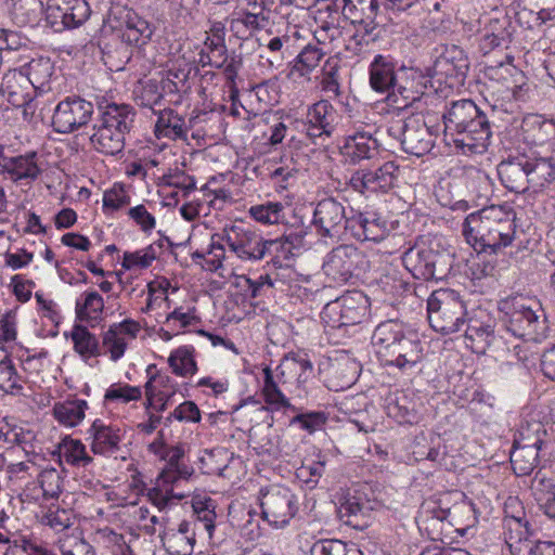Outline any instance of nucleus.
Listing matches in <instances>:
<instances>
[{
  "mask_svg": "<svg viewBox=\"0 0 555 555\" xmlns=\"http://www.w3.org/2000/svg\"><path fill=\"white\" fill-rule=\"evenodd\" d=\"M462 514H474L473 504L461 502L452 507L444 508L438 501L427 500L422 504L420 520L425 530L439 537L442 533L444 522L454 526L456 517ZM433 539H436V537H433Z\"/></svg>",
  "mask_w": 555,
  "mask_h": 555,
  "instance_id": "nucleus-19",
  "label": "nucleus"
},
{
  "mask_svg": "<svg viewBox=\"0 0 555 555\" xmlns=\"http://www.w3.org/2000/svg\"><path fill=\"white\" fill-rule=\"evenodd\" d=\"M98 109L90 143L96 152L115 156L125 149V135L133 126L135 112L131 105L124 103H107Z\"/></svg>",
  "mask_w": 555,
  "mask_h": 555,
  "instance_id": "nucleus-6",
  "label": "nucleus"
},
{
  "mask_svg": "<svg viewBox=\"0 0 555 555\" xmlns=\"http://www.w3.org/2000/svg\"><path fill=\"white\" fill-rule=\"evenodd\" d=\"M485 29L486 34L480 41V49L485 54L495 48L507 47L514 30L511 17L500 12L489 20Z\"/></svg>",
  "mask_w": 555,
  "mask_h": 555,
  "instance_id": "nucleus-28",
  "label": "nucleus"
},
{
  "mask_svg": "<svg viewBox=\"0 0 555 555\" xmlns=\"http://www.w3.org/2000/svg\"><path fill=\"white\" fill-rule=\"evenodd\" d=\"M103 346L107 349L113 361H118L124 356L127 344L117 331V326H109L103 334Z\"/></svg>",
  "mask_w": 555,
  "mask_h": 555,
  "instance_id": "nucleus-58",
  "label": "nucleus"
},
{
  "mask_svg": "<svg viewBox=\"0 0 555 555\" xmlns=\"http://www.w3.org/2000/svg\"><path fill=\"white\" fill-rule=\"evenodd\" d=\"M91 10L86 0H50L47 21L54 31L72 29L82 25Z\"/></svg>",
  "mask_w": 555,
  "mask_h": 555,
  "instance_id": "nucleus-18",
  "label": "nucleus"
},
{
  "mask_svg": "<svg viewBox=\"0 0 555 555\" xmlns=\"http://www.w3.org/2000/svg\"><path fill=\"white\" fill-rule=\"evenodd\" d=\"M263 388L262 395L264 402L275 410L295 408L291 404L289 399L284 395L274 379L272 370L267 366L263 369Z\"/></svg>",
  "mask_w": 555,
  "mask_h": 555,
  "instance_id": "nucleus-44",
  "label": "nucleus"
},
{
  "mask_svg": "<svg viewBox=\"0 0 555 555\" xmlns=\"http://www.w3.org/2000/svg\"><path fill=\"white\" fill-rule=\"evenodd\" d=\"M372 511L373 504L365 494L360 490H353L340 502L338 515L344 524L362 530L367 527Z\"/></svg>",
  "mask_w": 555,
  "mask_h": 555,
  "instance_id": "nucleus-22",
  "label": "nucleus"
},
{
  "mask_svg": "<svg viewBox=\"0 0 555 555\" xmlns=\"http://www.w3.org/2000/svg\"><path fill=\"white\" fill-rule=\"evenodd\" d=\"M428 78L414 67L399 65L390 55L376 54L369 65V85L387 94L398 107H408L424 94Z\"/></svg>",
  "mask_w": 555,
  "mask_h": 555,
  "instance_id": "nucleus-2",
  "label": "nucleus"
},
{
  "mask_svg": "<svg viewBox=\"0 0 555 555\" xmlns=\"http://www.w3.org/2000/svg\"><path fill=\"white\" fill-rule=\"evenodd\" d=\"M369 267L365 255L353 245H339L324 258L322 270L328 281L345 284Z\"/></svg>",
  "mask_w": 555,
  "mask_h": 555,
  "instance_id": "nucleus-10",
  "label": "nucleus"
},
{
  "mask_svg": "<svg viewBox=\"0 0 555 555\" xmlns=\"http://www.w3.org/2000/svg\"><path fill=\"white\" fill-rule=\"evenodd\" d=\"M163 99L168 104L180 105L183 102L185 95L191 92L192 86H184L183 83L178 85L172 80L162 78L158 82Z\"/></svg>",
  "mask_w": 555,
  "mask_h": 555,
  "instance_id": "nucleus-56",
  "label": "nucleus"
},
{
  "mask_svg": "<svg viewBox=\"0 0 555 555\" xmlns=\"http://www.w3.org/2000/svg\"><path fill=\"white\" fill-rule=\"evenodd\" d=\"M337 124V112L327 100L312 104L307 112L305 131L315 142L326 140L334 132Z\"/></svg>",
  "mask_w": 555,
  "mask_h": 555,
  "instance_id": "nucleus-20",
  "label": "nucleus"
},
{
  "mask_svg": "<svg viewBox=\"0 0 555 555\" xmlns=\"http://www.w3.org/2000/svg\"><path fill=\"white\" fill-rule=\"evenodd\" d=\"M398 176L399 166L395 162H384L353 171L349 179V185L354 192L362 195L386 193L395 186Z\"/></svg>",
  "mask_w": 555,
  "mask_h": 555,
  "instance_id": "nucleus-11",
  "label": "nucleus"
},
{
  "mask_svg": "<svg viewBox=\"0 0 555 555\" xmlns=\"http://www.w3.org/2000/svg\"><path fill=\"white\" fill-rule=\"evenodd\" d=\"M194 349L189 346H182L171 352L168 363L172 372L181 377L192 376L197 371V365L193 356Z\"/></svg>",
  "mask_w": 555,
  "mask_h": 555,
  "instance_id": "nucleus-45",
  "label": "nucleus"
},
{
  "mask_svg": "<svg viewBox=\"0 0 555 555\" xmlns=\"http://www.w3.org/2000/svg\"><path fill=\"white\" fill-rule=\"evenodd\" d=\"M155 134L158 138L164 137L172 140L185 139L188 134L185 119L173 109L159 111L155 124Z\"/></svg>",
  "mask_w": 555,
  "mask_h": 555,
  "instance_id": "nucleus-33",
  "label": "nucleus"
},
{
  "mask_svg": "<svg viewBox=\"0 0 555 555\" xmlns=\"http://www.w3.org/2000/svg\"><path fill=\"white\" fill-rule=\"evenodd\" d=\"M278 382L283 386L296 384L300 389L313 374V365L307 354L288 353L278 366Z\"/></svg>",
  "mask_w": 555,
  "mask_h": 555,
  "instance_id": "nucleus-24",
  "label": "nucleus"
},
{
  "mask_svg": "<svg viewBox=\"0 0 555 555\" xmlns=\"http://www.w3.org/2000/svg\"><path fill=\"white\" fill-rule=\"evenodd\" d=\"M349 220L344 203L334 197L319 201L313 210V224L322 236H338L349 229Z\"/></svg>",
  "mask_w": 555,
  "mask_h": 555,
  "instance_id": "nucleus-17",
  "label": "nucleus"
},
{
  "mask_svg": "<svg viewBox=\"0 0 555 555\" xmlns=\"http://www.w3.org/2000/svg\"><path fill=\"white\" fill-rule=\"evenodd\" d=\"M372 344L384 366H393L402 373L415 370L425 359V343L403 323L387 320L379 323L372 335Z\"/></svg>",
  "mask_w": 555,
  "mask_h": 555,
  "instance_id": "nucleus-4",
  "label": "nucleus"
},
{
  "mask_svg": "<svg viewBox=\"0 0 555 555\" xmlns=\"http://www.w3.org/2000/svg\"><path fill=\"white\" fill-rule=\"evenodd\" d=\"M339 20L340 17L337 12L328 14L325 20H318V26L313 31V36L320 46H331L341 37L343 30Z\"/></svg>",
  "mask_w": 555,
  "mask_h": 555,
  "instance_id": "nucleus-47",
  "label": "nucleus"
},
{
  "mask_svg": "<svg viewBox=\"0 0 555 555\" xmlns=\"http://www.w3.org/2000/svg\"><path fill=\"white\" fill-rule=\"evenodd\" d=\"M326 415L323 412L301 413L294 416L291 424H299L300 427L309 433L321 429L326 423Z\"/></svg>",
  "mask_w": 555,
  "mask_h": 555,
  "instance_id": "nucleus-62",
  "label": "nucleus"
},
{
  "mask_svg": "<svg viewBox=\"0 0 555 555\" xmlns=\"http://www.w3.org/2000/svg\"><path fill=\"white\" fill-rule=\"evenodd\" d=\"M284 206L279 202H268L267 204L251 206L250 216L264 224L279 223L283 215Z\"/></svg>",
  "mask_w": 555,
  "mask_h": 555,
  "instance_id": "nucleus-54",
  "label": "nucleus"
},
{
  "mask_svg": "<svg viewBox=\"0 0 555 555\" xmlns=\"http://www.w3.org/2000/svg\"><path fill=\"white\" fill-rule=\"evenodd\" d=\"M141 397L142 391L140 387L131 386L128 384H114L106 390L104 399L105 401L120 400L124 403H128L130 401H138L141 399Z\"/></svg>",
  "mask_w": 555,
  "mask_h": 555,
  "instance_id": "nucleus-57",
  "label": "nucleus"
},
{
  "mask_svg": "<svg viewBox=\"0 0 555 555\" xmlns=\"http://www.w3.org/2000/svg\"><path fill=\"white\" fill-rule=\"evenodd\" d=\"M402 260L415 279L438 281L451 273L454 254L444 245L441 237L433 236L416 241L403 254Z\"/></svg>",
  "mask_w": 555,
  "mask_h": 555,
  "instance_id": "nucleus-7",
  "label": "nucleus"
},
{
  "mask_svg": "<svg viewBox=\"0 0 555 555\" xmlns=\"http://www.w3.org/2000/svg\"><path fill=\"white\" fill-rule=\"evenodd\" d=\"M88 403L81 399L59 402L53 408L54 417L63 425L74 427L85 417Z\"/></svg>",
  "mask_w": 555,
  "mask_h": 555,
  "instance_id": "nucleus-40",
  "label": "nucleus"
},
{
  "mask_svg": "<svg viewBox=\"0 0 555 555\" xmlns=\"http://www.w3.org/2000/svg\"><path fill=\"white\" fill-rule=\"evenodd\" d=\"M88 431L92 437L91 450L94 454H108L118 450L121 438L117 427L98 418Z\"/></svg>",
  "mask_w": 555,
  "mask_h": 555,
  "instance_id": "nucleus-32",
  "label": "nucleus"
},
{
  "mask_svg": "<svg viewBox=\"0 0 555 555\" xmlns=\"http://www.w3.org/2000/svg\"><path fill=\"white\" fill-rule=\"evenodd\" d=\"M60 457L64 459L66 463L77 466L86 467L93 459L87 454L86 447L80 440L65 438L59 447Z\"/></svg>",
  "mask_w": 555,
  "mask_h": 555,
  "instance_id": "nucleus-46",
  "label": "nucleus"
},
{
  "mask_svg": "<svg viewBox=\"0 0 555 555\" xmlns=\"http://www.w3.org/2000/svg\"><path fill=\"white\" fill-rule=\"evenodd\" d=\"M526 132L535 145L555 144V122L552 120L535 118Z\"/></svg>",
  "mask_w": 555,
  "mask_h": 555,
  "instance_id": "nucleus-50",
  "label": "nucleus"
},
{
  "mask_svg": "<svg viewBox=\"0 0 555 555\" xmlns=\"http://www.w3.org/2000/svg\"><path fill=\"white\" fill-rule=\"evenodd\" d=\"M104 309L103 297L96 291H89L81 294L76 300V319L91 325L102 320Z\"/></svg>",
  "mask_w": 555,
  "mask_h": 555,
  "instance_id": "nucleus-34",
  "label": "nucleus"
},
{
  "mask_svg": "<svg viewBox=\"0 0 555 555\" xmlns=\"http://www.w3.org/2000/svg\"><path fill=\"white\" fill-rule=\"evenodd\" d=\"M378 141L367 132H357L346 139L341 154L350 164L372 160L378 155Z\"/></svg>",
  "mask_w": 555,
  "mask_h": 555,
  "instance_id": "nucleus-30",
  "label": "nucleus"
},
{
  "mask_svg": "<svg viewBox=\"0 0 555 555\" xmlns=\"http://www.w3.org/2000/svg\"><path fill=\"white\" fill-rule=\"evenodd\" d=\"M128 216L143 233H151L156 227L155 217L142 204L131 207Z\"/></svg>",
  "mask_w": 555,
  "mask_h": 555,
  "instance_id": "nucleus-61",
  "label": "nucleus"
},
{
  "mask_svg": "<svg viewBox=\"0 0 555 555\" xmlns=\"http://www.w3.org/2000/svg\"><path fill=\"white\" fill-rule=\"evenodd\" d=\"M389 133L400 138L402 150L417 157L427 154L434 146V134L424 118L411 116L389 128Z\"/></svg>",
  "mask_w": 555,
  "mask_h": 555,
  "instance_id": "nucleus-13",
  "label": "nucleus"
},
{
  "mask_svg": "<svg viewBox=\"0 0 555 555\" xmlns=\"http://www.w3.org/2000/svg\"><path fill=\"white\" fill-rule=\"evenodd\" d=\"M70 338L74 344V350L83 359L88 360L101 354L100 344L94 334H92L85 325L75 324Z\"/></svg>",
  "mask_w": 555,
  "mask_h": 555,
  "instance_id": "nucleus-38",
  "label": "nucleus"
},
{
  "mask_svg": "<svg viewBox=\"0 0 555 555\" xmlns=\"http://www.w3.org/2000/svg\"><path fill=\"white\" fill-rule=\"evenodd\" d=\"M464 325L466 346L475 352H485L494 338V321L490 314L482 309L473 310L468 312Z\"/></svg>",
  "mask_w": 555,
  "mask_h": 555,
  "instance_id": "nucleus-21",
  "label": "nucleus"
},
{
  "mask_svg": "<svg viewBox=\"0 0 555 555\" xmlns=\"http://www.w3.org/2000/svg\"><path fill=\"white\" fill-rule=\"evenodd\" d=\"M163 180L165 184L182 190L184 196L196 189L195 179L180 170L164 175Z\"/></svg>",
  "mask_w": 555,
  "mask_h": 555,
  "instance_id": "nucleus-64",
  "label": "nucleus"
},
{
  "mask_svg": "<svg viewBox=\"0 0 555 555\" xmlns=\"http://www.w3.org/2000/svg\"><path fill=\"white\" fill-rule=\"evenodd\" d=\"M52 73L53 64L50 59H34L26 67L25 83L30 85L36 90H43L50 81Z\"/></svg>",
  "mask_w": 555,
  "mask_h": 555,
  "instance_id": "nucleus-43",
  "label": "nucleus"
},
{
  "mask_svg": "<svg viewBox=\"0 0 555 555\" xmlns=\"http://www.w3.org/2000/svg\"><path fill=\"white\" fill-rule=\"evenodd\" d=\"M521 515H507L503 519L505 540L513 555H555V543L551 541H532L527 538L528 522Z\"/></svg>",
  "mask_w": 555,
  "mask_h": 555,
  "instance_id": "nucleus-12",
  "label": "nucleus"
},
{
  "mask_svg": "<svg viewBox=\"0 0 555 555\" xmlns=\"http://www.w3.org/2000/svg\"><path fill=\"white\" fill-rule=\"evenodd\" d=\"M196 521L182 520L178 529L164 530L159 538L169 555H192L195 545Z\"/></svg>",
  "mask_w": 555,
  "mask_h": 555,
  "instance_id": "nucleus-26",
  "label": "nucleus"
},
{
  "mask_svg": "<svg viewBox=\"0 0 555 555\" xmlns=\"http://www.w3.org/2000/svg\"><path fill=\"white\" fill-rule=\"evenodd\" d=\"M516 212L513 208L491 205L469 214L462 224L465 241L475 249L499 254L518 241Z\"/></svg>",
  "mask_w": 555,
  "mask_h": 555,
  "instance_id": "nucleus-1",
  "label": "nucleus"
},
{
  "mask_svg": "<svg viewBox=\"0 0 555 555\" xmlns=\"http://www.w3.org/2000/svg\"><path fill=\"white\" fill-rule=\"evenodd\" d=\"M531 489L540 509L555 520V481L537 475Z\"/></svg>",
  "mask_w": 555,
  "mask_h": 555,
  "instance_id": "nucleus-37",
  "label": "nucleus"
},
{
  "mask_svg": "<svg viewBox=\"0 0 555 555\" xmlns=\"http://www.w3.org/2000/svg\"><path fill=\"white\" fill-rule=\"evenodd\" d=\"M222 240L242 260L258 261L264 257L266 240L243 222L224 228Z\"/></svg>",
  "mask_w": 555,
  "mask_h": 555,
  "instance_id": "nucleus-15",
  "label": "nucleus"
},
{
  "mask_svg": "<svg viewBox=\"0 0 555 555\" xmlns=\"http://www.w3.org/2000/svg\"><path fill=\"white\" fill-rule=\"evenodd\" d=\"M528 185L533 193L555 191V159L527 154Z\"/></svg>",
  "mask_w": 555,
  "mask_h": 555,
  "instance_id": "nucleus-23",
  "label": "nucleus"
},
{
  "mask_svg": "<svg viewBox=\"0 0 555 555\" xmlns=\"http://www.w3.org/2000/svg\"><path fill=\"white\" fill-rule=\"evenodd\" d=\"M311 555H363V553L356 544H347L337 539H325L312 545Z\"/></svg>",
  "mask_w": 555,
  "mask_h": 555,
  "instance_id": "nucleus-49",
  "label": "nucleus"
},
{
  "mask_svg": "<svg viewBox=\"0 0 555 555\" xmlns=\"http://www.w3.org/2000/svg\"><path fill=\"white\" fill-rule=\"evenodd\" d=\"M444 135L464 154H482L492 137L491 120L474 101H453L442 115Z\"/></svg>",
  "mask_w": 555,
  "mask_h": 555,
  "instance_id": "nucleus-3",
  "label": "nucleus"
},
{
  "mask_svg": "<svg viewBox=\"0 0 555 555\" xmlns=\"http://www.w3.org/2000/svg\"><path fill=\"white\" fill-rule=\"evenodd\" d=\"M25 81L26 78L22 72L14 70L3 77L0 92L12 106L20 107L26 103L27 99L31 98L28 92H24L23 90V83H25Z\"/></svg>",
  "mask_w": 555,
  "mask_h": 555,
  "instance_id": "nucleus-39",
  "label": "nucleus"
},
{
  "mask_svg": "<svg viewBox=\"0 0 555 555\" xmlns=\"http://www.w3.org/2000/svg\"><path fill=\"white\" fill-rule=\"evenodd\" d=\"M477 255L473 258L469 264V271L474 280H481L487 276L493 275L496 268L498 254H490V251L476 250Z\"/></svg>",
  "mask_w": 555,
  "mask_h": 555,
  "instance_id": "nucleus-52",
  "label": "nucleus"
},
{
  "mask_svg": "<svg viewBox=\"0 0 555 555\" xmlns=\"http://www.w3.org/2000/svg\"><path fill=\"white\" fill-rule=\"evenodd\" d=\"M503 322L514 336L542 341L550 334V324L542 304L534 297L512 296L499 302Z\"/></svg>",
  "mask_w": 555,
  "mask_h": 555,
  "instance_id": "nucleus-5",
  "label": "nucleus"
},
{
  "mask_svg": "<svg viewBox=\"0 0 555 555\" xmlns=\"http://www.w3.org/2000/svg\"><path fill=\"white\" fill-rule=\"evenodd\" d=\"M339 69V61L337 59L330 57L323 67L321 80L322 91L335 99L340 95Z\"/></svg>",
  "mask_w": 555,
  "mask_h": 555,
  "instance_id": "nucleus-51",
  "label": "nucleus"
},
{
  "mask_svg": "<svg viewBox=\"0 0 555 555\" xmlns=\"http://www.w3.org/2000/svg\"><path fill=\"white\" fill-rule=\"evenodd\" d=\"M546 429L540 421H526L520 425L514 443L515 446L542 449L546 443Z\"/></svg>",
  "mask_w": 555,
  "mask_h": 555,
  "instance_id": "nucleus-42",
  "label": "nucleus"
},
{
  "mask_svg": "<svg viewBox=\"0 0 555 555\" xmlns=\"http://www.w3.org/2000/svg\"><path fill=\"white\" fill-rule=\"evenodd\" d=\"M378 0H344L343 14L350 21L377 17Z\"/></svg>",
  "mask_w": 555,
  "mask_h": 555,
  "instance_id": "nucleus-48",
  "label": "nucleus"
},
{
  "mask_svg": "<svg viewBox=\"0 0 555 555\" xmlns=\"http://www.w3.org/2000/svg\"><path fill=\"white\" fill-rule=\"evenodd\" d=\"M370 299L361 291H350L327 302L321 320L330 333L332 330H344L362 323L370 313Z\"/></svg>",
  "mask_w": 555,
  "mask_h": 555,
  "instance_id": "nucleus-9",
  "label": "nucleus"
},
{
  "mask_svg": "<svg viewBox=\"0 0 555 555\" xmlns=\"http://www.w3.org/2000/svg\"><path fill=\"white\" fill-rule=\"evenodd\" d=\"M36 157V153H29L4 159L3 171L8 172L15 181L24 179L33 181L41 171L37 165Z\"/></svg>",
  "mask_w": 555,
  "mask_h": 555,
  "instance_id": "nucleus-35",
  "label": "nucleus"
},
{
  "mask_svg": "<svg viewBox=\"0 0 555 555\" xmlns=\"http://www.w3.org/2000/svg\"><path fill=\"white\" fill-rule=\"evenodd\" d=\"M469 69V63L464 51L453 46L441 54L433 66V76H443L463 81Z\"/></svg>",
  "mask_w": 555,
  "mask_h": 555,
  "instance_id": "nucleus-31",
  "label": "nucleus"
},
{
  "mask_svg": "<svg viewBox=\"0 0 555 555\" xmlns=\"http://www.w3.org/2000/svg\"><path fill=\"white\" fill-rule=\"evenodd\" d=\"M39 485L46 499H54L62 492L63 479L55 468L43 469L38 477Z\"/></svg>",
  "mask_w": 555,
  "mask_h": 555,
  "instance_id": "nucleus-55",
  "label": "nucleus"
},
{
  "mask_svg": "<svg viewBox=\"0 0 555 555\" xmlns=\"http://www.w3.org/2000/svg\"><path fill=\"white\" fill-rule=\"evenodd\" d=\"M93 113L92 102L77 95L66 96L54 108L52 127L59 133H72L86 126Z\"/></svg>",
  "mask_w": 555,
  "mask_h": 555,
  "instance_id": "nucleus-14",
  "label": "nucleus"
},
{
  "mask_svg": "<svg viewBox=\"0 0 555 555\" xmlns=\"http://www.w3.org/2000/svg\"><path fill=\"white\" fill-rule=\"evenodd\" d=\"M498 175L505 189L515 193L529 190L527 154L509 156L498 165Z\"/></svg>",
  "mask_w": 555,
  "mask_h": 555,
  "instance_id": "nucleus-25",
  "label": "nucleus"
},
{
  "mask_svg": "<svg viewBox=\"0 0 555 555\" xmlns=\"http://www.w3.org/2000/svg\"><path fill=\"white\" fill-rule=\"evenodd\" d=\"M22 389L23 387L18 384V375L12 360L9 356H4L0 360V390H3L5 393L15 395Z\"/></svg>",
  "mask_w": 555,
  "mask_h": 555,
  "instance_id": "nucleus-53",
  "label": "nucleus"
},
{
  "mask_svg": "<svg viewBox=\"0 0 555 555\" xmlns=\"http://www.w3.org/2000/svg\"><path fill=\"white\" fill-rule=\"evenodd\" d=\"M260 506L263 518L275 527L287 525L298 511L296 495L289 489L276 486L262 493Z\"/></svg>",
  "mask_w": 555,
  "mask_h": 555,
  "instance_id": "nucleus-16",
  "label": "nucleus"
},
{
  "mask_svg": "<svg viewBox=\"0 0 555 555\" xmlns=\"http://www.w3.org/2000/svg\"><path fill=\"white\" fill-rule=\"evenodd\" d=\"M542 449L514 444L511 452V463L514 473L517 476L529 475L539 463V452Z\"/></svg>",
  "mask_w": 555,
  "mask_h": 555,
  "instance_id": "nucleus-41",
  "label": "nucleus"
},
{
  "mask_svg": "<svg viewBox=\"0 0 555 555\" xmlns=\"http://www.w3.org/2000/svg\"><path fill=\"white\" fill-rule=\"evenodd\" d=\"M468 312L460 294L440 288L427 299V317L430 326L442 334L459 332L465 324Z\"/></svg>",
  "mask_w": 555,
  "mask_h": 555,
  "instance_id": "nucleus-8",
  "label": "nucleus"
},
{
  "mask_svg": "<svg viewBox=\"0 0 555 555\" xmlns=\"http://www.w3.org/2000/svg\"><path fill=\"white\" fill-rule=\"evenodd\" d=\"M43 524L55 531H63L72 526V512L64 508L49 509L43 516Z\"/></svg>",
  "mask_w": 555,
  "mask_h": 555,
  "instance_id": "nucleus-63",
  "label": "nucleus"
},
{
  "mask_svg": "<svg viewBox=\"0 0 555 555\" xmlns=\"http://www.w3.org/2000/svg\"><path fill=\"white\" fill-rule=\"evenodd\" d=\"M154 33L153 27L147 21L139 16L132 10H124L120 15V27L117 36L121 42L130 47L145 44Z\"/></svg>",
  "mask_w": 555,
  "mask_h": 555,
  "instance_id": "nucleus-27",
  "label": "nucleus"
},
{
  "mask_svg": "<svg viewBox=\"0 0 555 555\" xmlns=\"http://www.w3.org/2000/svg\"><path fill=\"white\" fill-rule=\"evenodd\" d=\"M264 243V256L273 255V263L279 264L280 267L283 266L284 260H289L297 255L288 244H285L282 237L275 240H266Z\"/></svg>",
  "mask_w": 555,
  "mask_h": 555,
  "instance_id": "nucleus-59",
  "label": "nucleus"
},
{
  "mask_svg": "<svg viewBox=\"0 0 555 555\" xmlns=\"http://www.w3.org/2000/svg\"><path fill=\"white\" fill-rule=\"evenodd\" d=\"M349 230L359 241L380 242L387 235V223L376 214L358 212L350 217Z\"/></svg>",
  "mask_w": 555,
  "mask_h": 555,
  "instance_id": "nucleus-29",
  "label": "nucleus"
},
{
  "mask_svg": "<svg viewBox=\"0 0 555 555\" xmlns=\"http://www.w3.org/2000/svg\"><path fill=\"white\" fill-rule=\"evenodd\" d=\"M326 53L323 48L307 44L291 64L287 76L289 78L295 76L301 78L310 75Z\"/></svg>",
  "mask_w": 555,
  "mask_h": 555,
  "instance_id": "nucleus-36",
  "label": "nucleus"
},
{
  "mask_svg": "<svg viewBox=\"0 0 555 555\" xmlns=\"http://www.w3.org/2000/svg\"><path fill=\"white\" fill-rule=\"evenodd\" d=\"M162 91L158 81L154 79L147 80L141 88L135 101L139 105L153 108L163 101Z\"/></svg>",
  "mask_w": 555,
  "mask_h": 555,
  "instance_id": "nucleus-60",
  "label": "nucleus"
}]
</instances>
